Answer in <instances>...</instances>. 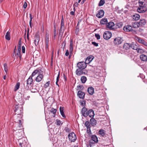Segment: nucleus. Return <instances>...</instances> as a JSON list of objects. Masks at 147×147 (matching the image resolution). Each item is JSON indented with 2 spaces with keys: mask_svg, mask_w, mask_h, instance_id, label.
Here are the masks:
<instances>
[{
  "mask_svg": "<svg viewBox=\"0 0 147 147\" xmlns=\"http://www.w3.org/2000/svg\"><path fill=\"white\" fill-rule=\"evenodd\" d=\"M5 38L7 40H9L10 39V32L8 31L5 35Z\"/></svg>",
  "mask_w": 147,
  "mask_h": 147,
  "instance_id": "7c9ffc66",
  "label": "nucleus"
},
{
  "mask_svg": "<svg viewBox=\"0 0 147 147\" xmlns=\"http://www.w3.org/2000/svg\"><path fill=\"white\" fill-rule=\"evenodd\" d=\"M4 70L5 72L7 73L8 69H7V64L6 63H5L4 65Z\"/></svg>",
  "mask_w": 147,
  "mask_h": 147,
  "instance_id": "c03bdc74",
  "label": "nucleus"
},
{
  "mask_svg": "<svg viewBox=\"0 0 147 147\" xmlns=\"http://www.w3.org/2000/svg\"><path fill=\"white\" fill-rule=\"evenodd\" d=\"M86 80L87 78L86 76H83L81 78V81L82 83H85Z\"/></svg>",
  "mask_w": 147,
  "mask_h": 147,
  "instance_id": "72a5a7b5",
  "label": "nucleus"
},
{
  "mask_svg": "<svg viewBox=\"0 0 147 147\" xmlns=\"http://www.w3.org/2000/svg\"><path fill=\"white\" fill-rule=\"evenodd\" d=\"M27 6V3L26 2H25L23 5V7L25 9L26 8Z\"/></svg>",
  "mask_w": 147,
  "mask_h": 147,
  "instance_id": "774afa93",
  "label": "nucleus"
},
{
  "mask_svg": "<svg viewBox=\"0 0 147 147\" xmlns=\"http://www.w3.org/2000/svg\"><path fill=\"white\" fill-rule=\"evenodd\" d=\"M74 11H71L70 12V14L72 15H75V14H74V12H75V8H74Z\"/></svg>",
  "mask_w": 147,
  "mask_h": 147,
  "instance_id": "680f3d73",
  "label": "nucleus"
},
{
  "mask_svg": "<svg viewBox=\"0 0 147 147\" xmlns=\"http://www.w3.org/2000/svg\"><path fill=\"white\" fill-rule=\"evenodd\" d=\"M77 87L78 88L79 90H82L84 88V87L82 85H79L77 86Z\"/></svg>",
  "mask_w": 147,
  "mask_h": 147,
  "instance_id": "8fccbe9b",
  "label": "nucleus"
},
{
  "mask_svg": "<svg viewBox=\"0 0 147 147\" xmlns=\"http://www.w3.org/2000/svg\"><path fill=\"white\" fill-rule=\"evenodd\" d=\"M131 16L134 20H138L140 18V16L138 14H135Z\"/></svg>",
  "mask_w": 147,
  "mask_h": 147,
  "instance_id": "aec40b11",
  "label": "nucleus"
},
{
  "mask_svg": "<svg viewBox=\"0 0 147 147\" xmlns=\"http://www.w3.org/2000/svg\"><path fill=\"white\" fill-rule=\"evenodd\" d=\"M123 48L124 49L127 50L130 48V44L127 43H125L124 44Z\"/></svg>",
  "mask_w": 147,
  "mask_h": 147,
  "instance_id": "b1692460",
  "label": "nucleus"
},
{
  "mask_svg": "<svg viewBox=\"0 0 147 147\" xmlns=\"http://www.w3.org/2000/svg\"><path fill=\"white\" fill-rule=\"evenodd\" d=\"M90 128V127L87 128V132L89 135H90L91 134V132Z\"/></svg>",
  "mask_w": 147,
  "mask_h": 147,
  "instance_id": "de8ad7c7",
  "label": "nucleus"
},
{
  "mask_svg": "<svg viewBox=\"0 0 147 147\" xmlns=\"http://www.w3.org/2000/svg\"><path fill=\"white\" fill-rule=\"evenodd\" d=\"M138 45L137 43L132 42L130 44V48L137 51L138 48Z\"/></svg>",
  "mask_w": 147,
  "mask_h": 147,
  "instance_id": "2eb2a0df",
  "label": "nucleus"
},
{
  "mask_svg": "<svg viewBox=\"0 0 147 147\" xmlns=\"http://www.w3.org/2000/svg\"><path fill=\"white\" fill-rule=\"evenodd\" d=\"M99 134L102 136L105 137L106 135L105 133V131L103 129H100L98 131Z\"/></svg>",
  "mask_w": 147,
  "mask_h": 147,
  "instance_id": "c85d7f7f",
  "label": "nucleus"
},
{
  "mask_svg": "<svg viewBox=\"0 0 147 147\" xmlns=\"http://www.w3.org/2000/svg\"><path fill=\"white\" fill-rule=\"evenodd\" d=\"M56 122L57 123V125H60L61 122V121L60 120H57Z\"/></svg>",
  "mask_w": 147,
  "mask_h": 147,
  "instance_id": "13d9d810",
  "label": "nucleus"
},
{
  "mask_svg": "<svg viewBox=\"0 0 147 147\" xmlns=\"http://www.w3.org/2000/svg\"><path fill=\"white\" fill-rule=\"evenodd\" d=\"M65 130L66 132H69L70 131V130L67 127H65Z\"/></svg>",
  "mask_w": 147,
  "mask_h": 147,
  "instance_id": "0e129e2a",
  "label": "nucleus"
},
{
  "mask_svg": "<svg viewBox=\"0 0 147 147\" xmlns=\"http://www.w3.org/2000/svg\"><path fill=\"white\" fill-rule=\"evenodd\" d=\"M92 45L96 47H97L98 46V43L95 42H92Z\"/></svg>",
  "mask_w": 147,
  "mask_h": 147,
  "instance_id": "5fc2aeb1",
  "label": "nucleus"
},
{
  "mask_svg": "<svg viewBox=\"0 0 147 147\" xmlns=\"http://www.w3.org/2000/svg\"><path fill=\"white\" fill-rule=\"evenodd\" d=\"M59 74H60V72H59V71L58 72V76L57 77V80H56V84L58 86H59V85L57 84V82L59 81Z\"/></svg>",
  "mask_w": 147,
  "mask_h": 147,
  "instance_id": "09e8293b",
  "label": "nucleus"
},
{
  "mask_svg": "<svg viewBox=\"0 0 147 147\" xmlns=\"http://www.w3.org/2000/svg\"><path fill=\"white\" fill-rule=\"evenodd\" d=\"M64 32H61V31H59V36H62Z\"/></svg>",
  "mask_w": 147,
  "mask_h": 147,
  "instance_id": "bf43d9fd",
  "label": "nucleus"
},
{
  "mask_svg": "<svg viewBox=\"0 0 147 147\" xmlns=\"http://www.w3.org/2000/svg\"><path fill=\"white\" fill-rule=\"evenodd\" d=\"M132 27L130 25H127L124 26L123 28V30L125 32H130L132 30Z\"/></svg>",
  "mask_w": 147,
  "mask_h": 147,
  "instance_id": "9d476101",
  "label": "nucleus"
},
{
  "mask_svg": "<svg viewBox=\"0 0 147 147\" xmlns=\"http://www.w3.org/2000/svg\"><path fill=\"white\" fill-rule=\"evenodd\" d=\"M88 92L89 94L91 95H92L94 93V89L92 87H90L88 88Z\"/></svg>",
  "mask_w": 147,
  "mask_h": 147,
  "instance_id": "6ab92c4d",
  "label": "nucleus"
},
{
  "mask_svg": "<svg viewBox=\"0 0 147 147\" xmlns=\"http://www.w3.org/2000/svg\"><path fill=\"white\" fill-rule=\"evenodd\" d=\"M146 3L145 0H139V7L137 9L138 11L140 13H143L147 10V8L145 6Z\"/></svg>",
  "mask_w": 147,
  "mask_h": 147,
  "instance_id": "f257e3e1",
  "label": "nucleus"
},
{
  "mask_svg": "<svg viewBox=\"0 0 147 147\" xmlns=\"http://www.w3.org/2000/svg\"><path fill=\"white\" fill-rule=\"evenodd\" d=\"M65 27H61L60 28V30L59 31H61V32H64L65 30Z\"/></svg>",
  "mask_w": 147,
  "mask_h": 147,
  "instance_id": "4d7b16f0",
  "label": "nucleus"
},
{
  "mask_svg": "<svg viewBox=\"0 0 147 147\" xmlns=\"http://www.w3.org/2000/svg\"><path fill=\"white\" fill-rule=\"evenodd\" d=\"M69 55V52L68 50H67L66 51V53H65V55L66 56H68Z\"/></svg>",
  "mask_w": 147,
  "mask_h": 147,
  "instance_id": "69168bd1",
  "label": "nucleus"
},
{
  "mask_svg": "<svg viewBox=\"0 0 147 147\" xmlns=\"http://www.w3.org/2000/svg\"><path fill=\"white\" fill-rule=\"evenodd\" d=\"M73 40L72 39H70V43L69 45V52L70 53H72L73 49Z\"/></svg>",
  "mask_w": 147,
  "mask_h": 147,
  "instance_id": "f3484780",
  "label": "nucleus"
},
{
  "mask_svg": "<svg viewBox=\"0 0 147 147\" xmlns=\"http://www.w3.org/2000/svg\"><path fill=\"white\" fill-rule=\"evenodd\" d=\"M138 24V22H135V23L132 25L133 26L132 27H133L134 28H137L139 26H140L139 24Z\"/></svg>",
  "mask_w": 147,
  "mask_h": 147,
  "instance_id": "e433bc0d",
  "label": "nucleus"
},
{
  "mask_svg": "<svg viewBox=\"0 0 147 147\" xmlns=\"http://www.w3.org/2000/svg\"><path fill=\"white\" fill-rule=\"evenodd\" d=\"M142 44H143V45L147 46V42L145 41L144 40V41L142 42Z\"/></svg>",
  "mask_w": 147,
  "mask_h": 147,
  "instance_id": "e2e57ef3",
  "label": "nucleus"
},
{
  "mask_svg": "<svg viewBox=\"0 0 147 147\" xmlns=\"http://www.w3.org/2000/svg\"><path fill=\"white\" fill-rule=\"evenodd\" d=\"M84 62L86 63V64H88L90 62L86 58V59L85 62Z\"/></svg>",
  "mask_w": 147,
  "mask_h": 147,
  "instance_id": "338daca9",
  "label": "nucleus"
},
{
  "mask_svg": "<svg viewBox=\"0 0 147 147\" xmlns=\"http://www.w3.org/2000/svg\"><path fill=\"white\" fill-rule=\"evenodd\" d=\"M135 39L139 43L142 44L144 40L137 36L135 37Z\"/></svg>",
  "mask_w": 147,
  "mask_h": 147,
  "instance_id": "c756f323",
  "label": "nucleus"
},
{
  "mask_svg": "<svg viewBox=\"0 0 147 147\" xmlns=\"http://www.w3.org/2000/svg\"><path fill=\"white\" fill-rule=\"evenodd\" d=\"M22 109L21 108L17 110H16V111H15L16 113L15 114V117H19V118L20 117H21L22 116L21 114L22 113Z\"/></svg>",
  "mask_w": 147,
  "mask_h": 147,
  "instance_id": "1a4fd4ad",
  "label": "nucleus"
},
{
  "mask_svg": "<svg viewBox=\"0 0 147 147\" xmlns=\"http://www.w3.org/2000/svg\"><path fill=\"white\" fill-rule=\"evenodd\" d=\"M40 40H34V42L35 46H37Z\"/></svg>",
  "mask_w": 147,
  "mask_h": 147,
  "instance_id": "603ef678",
  "label": "nucleus"
},
{
  "mask_svg": "<svg viewBox=\"0 0 147 147\" xmlns=\"http://www.w3.org/2000/svg\"><path fill=\"white\" fill-rule=\"evenodd\" d=\"M50 84V81H49L47 82L45 85L44 87L45 88H46L49 86Z\"/></svg>",
  "mask_w": 147,
  "mask_h": 147,
  "instance_id": "3c124183",
  "label": "nucleus"
},
{
  "mask_svg": "<svg viewBox=\"0 0 147 147\" xmlns=\"http://www.w3.org/2000/svg\"><path fill=\"white\" fill-rule=\"evenodd\" d=\"M17 55L19 57L20 59H21L22 56L20 52H18L17 53Z\"/></svg>",
  "mask_w": 147,
  "mask_h": 147,
  "instance_id": "052dcab7",
  "label": "nucleus"
},
{
  "mask_svg": "<svg viewBox=\"0 0 147 147\" xmlns=\"http://www.w3.org/2000/svg\"><path fill=\"white\" fill-rule=\"evenodd\" d=\"M105 3V0H100L98 4V5L100 6L103 5Z\"/></svg>",
  "mask_w": 147,
  "mask_h": 147,
  "instance_id": "79ce46f5",
  "label": "nucleus"
},
{
  "mask_svg": "<svg viewBox=\"0 0 147 147\" xmlns=\"http://www.w3.org/2000/svg\"><path fill=\"white\" fill-rule=\"evenodd\" d=\"M115 24L113 22H110L107 23L106 25L107 27L108 28L111 30L113 28V27L114 26Z\"/></svg>",
  "mask_w": 147,
  "mask_h": 147,
  "instance_id": "a211bd4d",
  "label": "nucleus"
},
{
  "mask_svg": "<svg viewBox=\"0 0 147 147\" xmlns=\"http://www.w3.org/2000/svg\"><path fill=\"white\" fill-rule=\"evenodd\" d=\"M117 28H121L123 25V23L122 22L117 23L115 24Z\"/></svg>",
  "mask_w": 147,
  "mask_h": 147,
  "instance_id": "2f4dec72",
  "label": "nucleus"
},
{
  "mask_svg": "<svg viewBox=\"0 0 147 147\" xmlns=\"http://www.w3.org/2000/svg\"><path fill=\"white\" fill-rule=\"evenodd\" d=\"M77 95L79 98L83 99L84 98L85 93L81 91H79L78 92Z\"/></svg>",
  "mask_w": 147,
  "mask_h": 147,
  "instance_id": "dca6fc26",
  "label": "nucleus"
},
{
  "mask_svg": "<svg viewBox=\"0 0 147 147\" xmlns=\"http://www.w3.org/2000/svg\"><path fill=\"white\" fill-rule=\"evenodd\" d=\"M80 105L82 106V107H84L85 106V101L84 100H81L80 101Z\"/></svg>",
  "mask_w": 147,
  "mask_h": 147,
  "instance_id": "ea45409f",
  "label": "nucleus"
},
{
  "mask_svg": "<svg viewBox=\"0 0 147 147\" xmlns=\"http://www.w3.org/2000/svg\"><path fill=\"white\" fill-rule=\"evenodd\" d=\"M20 85V83L19 82H18L16 83L14 91H17L19 88Z\"/></svg>",
  "mask_w": 147,
  "mask_h": 147,
  "instance_id": "c9c22d12",
  "label": "nucleus"
},
{
  "mask_svg": "<svg viewBox=\"0 0 147 147\" xmlns=\"http://www.w3.org/2000/svg\"><path fill=\"white\" fill-rule=\"evenodd\" d=\"M43 77V73L42 71L41 72L38 73V75L36 78L35 80L37 82H39L42 80Z\"/></svg>",
  "mask_w": 147,
  "mask_h": 147,
  "instance_id": "0eeeda50",
  "label": "nucleus"
},
{
  "mask_svg": "<svg viewBox=\"0 0 147 147\" xmlns=\"http://www.w3.org/2000/svg\"><path fill=\"white\" fill-rule=\"evenodd\" d=\"M122 39L120 37H118L114 39V43L115 45H118L121 44L122 42Z\"/></svg>",
  "mask_w": 147,
  "mask_h": 147,
  "instance_id": "6e6552de",
  "label": "nucleus"
},
{
  "mask_svg": "<svg viewBox=\"0 0 147 147\" xmlns=\"http://www.w3.org/2000/svg\"><path fill=\"white\" fill-rule=\"evenodd\" d=\"M82 69L80 68L77 69L76 71V74L78 76H80L83 74L84 72Z\"/></svg>",
  "mask_w": 147,
  "mask_h": 147,
  "instance_id": "4be33fe9",
  "label": "nucleus"
},
{
  "mask_svg": "<svg viewBox=\"0 0 147 147\" xmlns=\"http://www.w3.org/2000/svg\"><path fill=\"white\" fill-rule=\"evenodd\" d=\"M88 110L85 107H83L81 111V113L82 115L84 117H87V114L88 113Z\"/></svg>",
  "mask_w": 147,
  "mask_h": 147,
  "instance_id": "f8f14e48",
  "label": "nucleus"
},
{
  "mask_svg": "<svg viewBox=\"0 0 147 147\" xmlns=\"http://www.w3.org/2000/svg\"><path fill=\"white\" fill-rule=\"evenodd\" d=\"M95 37L98 40H99L100 38V35L98 34H96L95 35Z\"/></svg>",
  "mask_w": 147,
  "mask_h": 147,
  "instance_id": "864d4df0",
  "label": "nucleus"
},
{
  "mask_svg": "<svg viewBox=\"0 0 147 147\" xmlns=\"http://www.w3.org/2000/svg\"><path fill=\"white\" fill-rule=\"evenodd\" d=\"M57 111L56 109L52 108L51 109V112L54 115H55Z\"/></svg>",
  "mask_w": 147,
  "mask_h": 147,
  "instance_id": "a18cd8bd",
  "label": "nucleus"
},
{
  "mask_svg": "<svg viewBox=\"0 0 147 147\" xmlns=\"http://www.w3.org/2000/svg\"><path fill=\"white\" fill-rule=\"evenodd\" d=\"M22 51L23 53H24L25 51V47L24 46H22Z\"/></svg>",
  "mask_w": 147,
  "mask_h": 147,
  "instance_id": "6e6d98bb",
  "label": "nucleus"
},
{
  "mask_svg": "<svg viewBox=\"0 0 147 147\" xmlns=\"http://www.w3.org/2000/svg\"><path fill=\"white\" fill-rule=\"evenodd\" d=\"M84 125L87 128L90 127V125L88 121H86L84 123Z\"/></svg>",
  "mask_w": 147,
  "mask_h": 147,
  "instance_id": "37998d69",
  "label": "nucleus"
},
{
  "mask_svg": "<svg viewBox=\"0 0 147 147\" xmlns=\"http://www.w3.org/2000/svg\"><path fill=\"white\" fill-rule=\"evenodd\" d=\"M86 59H87L88 60L91 62L94 59V57L92 56H90L88 57Z\"/></svg>",
  "mask_w": 147,
  "mask_h": 147,
  "instance_id": "a19ab883",
  "label": "nucleus"
},
{
  "mask_svg": "<svg viewBox=\"0 0 147 147\" xmlns=\"http://www.w3.org/2000/svg\"><path fill=\"white\" fill-rule=\"evenodd\" d=\"M91 140L90 141V143H97L98 140L97 136L95 135H92L91 137Z\"/></svg>",
  "mask_w": 147,
  "mask_h": 147,
  "instance_id": "9b49d317",
  "label": "nucleus"
},
{
  "mask_svg": "<svg viewBox=\"0 0 147 147\" xmlns=\"http://www.w3.org/2000/svg\"><path fill=\"white\" fill-rule=\"evenodd\" d=\"M60 111L61 115L63 117H65V116L64 113V107H60L59 108Z\"/></svg>",
  "mask_w": 147,
  "mask_h": 147,
  "instance_id": "bb28decb",
  "label": "nucleus"
},
{
  "mask_svg": "<svg viewBox=\"0 0 147 147\" xmlns=\"http://www.w3.org/2000/svg\"><path fill=\"white\" fill-rule=\"evenodd\" d=\"M42 71L41 69H36L32 73L31 76L32 77H33L36 74H38V73H40V72H41Z\"/></svg>",
  "mask_w": 147,
  "mask_h": 147,
  "instance_id": "5701e85b",
  "label": "nucleus"
},
{
  "mask_svg": "<svg viewBox=\"0 0 147 147\" xmlns=\"http://www.w3.org/2000/svg\"><path fill=\"white\" fill-rule=\"evenodd\" d=\"M77 66L79 68L82 69H84L86 67V63L83 61L78 62L77 64Z\"/></svg>",
  "mask_w": 147,
  "mask_h": 147,
  "instance_id": "39448f33",
  "label": "nucleus"
},
{
  "mask_svg": "<svg viewBox=\"0 0 147 147\" xmlns=\"http://www.w3.org/2000/svg\"><path fill=\"white\" fill-rule=\"evenodd\" d=\"M146 23V21L144 19H140L138 24H139L140 26H142L144 25Z\"/></svg>",
  "mask_w": 147,
  "mask_h": 147,
  "instance_id": "412c9836",
  "label": "nucleus"
},
{
  "mask_svg": "<svg viewBox=\"0 0 147 147\" xmlns=\"http://www.w3.org/2000/svg\"><path fill=\"white\" fill-rule=\"evenodd\" d=\"M68 137L69 140L71 142H74L76 139V134L74 132L70 133L68 135Z\"/></svg>",
  "mask_w": 147,
  "mask_h": 147,
  "instance_id": "7ed1b4c3",
  "label": "nucleus"
},
{
  "mask_svg": "<svg viewBox=\"0 0 147 147\" xmlns=\"http://www.w3.org/2000/svg\"><path fill=\"white\" fill-rule=\"evenodd\" d=\"M107 20L106 18H103L100 21V23L101 24L104 25L107 24Z\"/></svg>",
  "mask_w": 147,
  "mask_h": 147,
  "instance_id": "cd10ccee",
  "label": "nucleus"
},
{
  "mask_svg": "<svg viewBox=\"0 0 147 147\" xmlns=\"http://www.w3.org/2000/svg\"><path fill=\"white\" fill-rule=\"evenodd\" d=\"M137 51L138 53L140 54L143 53L144 52V51L143 49L138 48L137 50Z\"/></svg>",
  "mask_w": 147,
  "mask_h": 147,
  "instance_id": "58836bf2",
  "label": "nucleus"
},
{
  "mask_svg": "<svg viewBox=\"0 0 147 147\" xmlns=\"http://www.w3.org/2000/svg\"><path fill=\"white\" fill-rule=\"evenodd\" d=\"M19 119H18V121H19V124L18 125V127H19L17 129H16V130H20V129H21V127L22 126V123L21 122V120ZM14 130H16L14 129Z\"/></svg>",
  "mask_w": 147,
  "mask_h": 147,
  "instance_id": "f704fd0d",
  "label": "nucleus"
},
{
  "mask_svg": "<svg viewBox=\"0 0 147 147\" xmlns=\"http://www.w3.org/2000/svg\"><path fill=\"white\" fill-rule=\"evenodd\" d=\"M54 38L55 39L56 38V36L57 34V29H56V28L55 27V26H54Z\"/></svg>",
  "mask_w": 147,
  "mask_h": 147,
  "instance_id": "4c0bfd02",
  "label": "nucleus"
},
{
  "mask_svg": "<svg viewBox=\"0 0 147 147\" xmlns=\"http://www.w3.org/2000/svg\"><path fill=\"white\" fill-rule=\"evenodd\" d=\"M112 36L111 32L109 31H106L103 34L104 38L106 40H108L110 39Z\"/></svg>",
  "mask_w": 147,
  "mask_h": 147,
  "instance_id": "20e7f679",
  "label": "nucleus"
},
{
  "mask_svg": "<svg viewBox=\"0 0 147 147\" xmlns=\"http://www.w3.org/2000/svg\"><path fill=\"white\" fill-rule=\"evenodd\" d=\"M104 12L103 10L100 9L99 10L98 13L96 15L97 17L99 18H102L104 16Z\"/></svg>",
  "mask_w": 147,
  "mask_h": 147,
  "instance_id": "ddd939ff",
  "label": "nucleus"
},
{
  "mask_svg": "<svg viewBox=\"0 0 147 147\" xmlns=\"http://www.w3.org/2000/svg\"><path fill=\"white\" fill-rule=\"evenodd\" d=\"M45 40V48H46V49H48L49 46V34H48V33H47L46 34Z\"/></svg>",
  "mask_w": 147,
  "mask_h": 147,
  "instance_id": "423d86ee",
  "label": "nucleus"
},
{
  "mask_svg": "<svg viewBox=\"0 0 147 147\" xmlns=\"http://www.w3.org/2000/svg\"><path fill=\"white\" fill-rule=\"evenodd\" d=\"M64 19L63 17V16L62 17V18L61 20V27H64Z\"/></svg>",
  "mask_w": 147,
  "mask_h": 147,
  "instance_id": "49530a36",
  "label": "nucleus"
},
{
  "mask_svg": "<svg viewBox=\"0 0 147 147\" xmlns=\"http://www.w3.org/2000/svg\"><path fill=\"white\" fill-rule=\"evenodd\" d=\"M140 59L142 61H147V56L144 55H142L140 56Z\"/></svg>",
  "mask_w": 147,
  "mask_h": 147,
  "instance_id": "393cba45",
  "label": "nucleus"
},
{
  "mask_svg": "<svg viewBox=\"0 0 147 147\" xmlns=\"http://www.w3.org/2000/svg\"><path fill=\"white\" fill-rule=\"evenodd\" d=\"M40 35L39 32H36L35 35L34 40H40Z\"/></svg>",
  "mask_w": 147,
  "mask_h": 147,
  "instance_id": "473e14b6",
  "label": "nucleus"
},
{
  "mask_svg": "<svg viewBox=\"0 0 147 147\" xmlns=\"http://www.w3.org/2000/svg\"><path fill=\"white\" fill-rule=\"evenodd\" d=\"M90 124L94 126L96 125V121L94 118H92L90 119Z\"/></svg>",
  "mask_w": 147,
  "mask_h": 147,
  "instance_id": "a878e982",
  "label": "nucleus"
},
{
  "mask_svg": "<svg viewBox=\"0 0 147 147\" xmlns=\"http://www.w3.org/2000/svg\"><path fill=\"white\" fill-rule=\"evenodd\" d=\"M94 115V111L92 109H89L88 110L87 116H89L90 117H93Z\"/></svg>",
  "mask_w": 147,
  "mask_h": 147,
  "instance_id": "4468645a",
  "label": "nucleus"
},
{
  "mask_svg": "<svg viewBox=\"0 0 147 147\" xmlns=\"http://www.w3.org/2000/svg\"><path fill=\"white\" fill-rule=\"evenodd\" d=\"M33 79L31 76H30L27 80L26 83V86L25 84L24 86L26 89H28L30 86H31L33 85L32 83L33 82Z\"/></svg>",
  "mask_w": 147,
  "mask_h": 147,
  "instance_id": "f03ea898",
  "label": "nucleus"
}]
</instances>
